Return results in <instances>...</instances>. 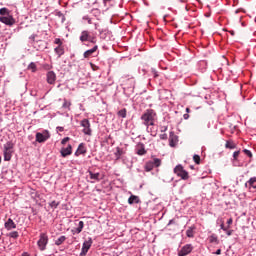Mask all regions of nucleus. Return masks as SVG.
<instances>
[{
    "label": "nucleus",
    "mask_w": 256,
    "mask_h": 256,
    "mask_svg": "<svg viewBox=\"0 0 256 256\" xmlns=\"http://www.w3.org/2000/svg\"><path fill=\"white\" fill-rule=\"evenodd\" d=\"M142 125L145 127H155L157 121V112L153 109H147L140 117Z\"/></svg>",
    "instance_id": "obj_1"
},
{
    "label": "nucleus",
    "mask_w": 256,
    "mask_h": 256,
    "mask_svg": "<svg viewBox=\"0 0 256 256\" xmlns=\"http://www.w3.org/2000/svg\"><path fill=\"white\" fill-rule=\"evenodd\" d=\"M49 244V235L47 233L42 232L39 235V239L37 241L39 251H45L47 249V245Z\"/></svg>",
    "instance_id": "obj_2"
},
{
    "label": "nucleus",
    "mask_w": 256,
    "mask_h": 256,
    "mask_svg": "<svg viewBox=\"0 0 256 256\" xmlns=\"http://www.w3.org/2000/svg\"><path fill=\"white\" fill-rule=\"evenodd\" d=\"M174 173L177 175V177H180L184 181H187L189 179V172H187L185 169H183V165L179 164L174 168Z\"/></svg>",
    "instance_id": "obj_3"
},
{
    "label": "nucleus",
    "mask_w": 256,
    "mask_h": 256,
    "mask_svg": "<svg viewBox=\"0 0 256 256\" xmlns=\"http://www.w3.org/2000/svg\"><path fill=\"white\" fill-rule=\"evenodd\" d=\"M80 127H83L82 133L84 135L91 136L93 133V130H91V122L89 119H83L80 121Z\"/></svg>",
    "instance_id": "obj_4"
},
{
    "label": "nucleus",
    "mask_w": 256,
    "mask_h": 256,
    "mask_svg": "<svg viewBox=\"0 0 256 256\" xmlns=\"http://www.w3.org/2000/svg\"><path fill=\"white\" fill-rule=\"evenodd\" d=\"M92 245H93V239L89 237L86 241L83 242L82 249L79 256H86L87 253H89V250L91 249Z\"/></svg>",
    "instance_id": "obj_5"
},
{
    "label": "nucleus",
    "mask_w": 256,
    "mask_h": 256,
    "mask_svg": "<svg viewBox=\"0 0 256 256\" xmlns=\"http://www.w3.org/2000/svg\"><path fill=\"white\" fill-rule=\"evenodd\" d=\"M50 137H51V134L49 133L48 130H44L42 132L36 133V141L38 143H45V141H47V139H49Z\"/></svg>",
    "instance_id": "obj_6"
},
{
    "label": "nucleus",
    "mask_w": 256,
    "mask_h": 256,
    "mask_svg": "<svg viewBox=\"0 0 256 256\" xmlns=\"http://www.w3.org/2000/svg\"><path fill=\"white\" fill-rule=\"evenodd\" d=\"M0 23H3L8 27H13V25H15V18H13L11 14L8 16H0Z\"/></svg>",
    "instance_id": "obj_7"
},
{
    "label": "nucleus",
    "mask_w": 256,
    "mask_h": 256,
    "mask_svg": "<svg viewBox=\"0 0 256 256\" xmlns=\"http://www.w3.org/2000/svg\"><path fill=\"white\" fill-rule=\"evenodd\" d=\"M80 41L82 43H85V41H90V43H95V37H91V35L89 34V31L84 30L81 32Z\"/></svg>",
    "instance_id": "obj_8"
},
{
    "label": "nucleus",
    "mask_w": 256,
    "mask_h": 256,
    "mask_svg": "<svg viewBox=\"0 0 256 256\" xmlns=\"http://www.w3.org/2000/svg\"><path fill=\"white\" fill-rule=\"evenodd\" d=\"M46 81L48 85H55V82L57 81V74H55L54 71H48L46 73Z\"/></svg>",
    "instance_id": "obj_9"
},
{
    "label": "nucleus",
    "mask_w": 256,
    "mask_h": 256,
    "mask_svg": "<svg viewBox=\"0 0 256 256\" xmlns=\"http://www.w3.org/2000/svg\"><path fill=\"white\" fill-rule=\"evenodd\" d=\"M193 251V245L192 244H186L184 245L181 250L178 252V256H187L189 253Z\"/></svg>",
    "instance_id": "obj_10"
},
{
    "label": "nucleus",
    "mask_w": 256,
    "mask_h": 256,
    "mask_svg": "<svg viewBox=\"0 0 256 256\" xmlns=\"http://www.w3.org/2000/svg\"><path fill=\"white\" fill-rule=\"evenodd\" d=\"M85 153H87V148L84 143H80L74 155L75 157H79V155H85Z\"/></svg>",
    "instance_id": "obj_11"
},
{
    "label": "nucleus",
    "mask_w": 256,
    "mask_h": 256,
    "mask_svg": "<svg viewBox=\"0 0 256 256\" xmlns=\"http://www.w3.org/2000/svg\"><path fill=\"white\" fill-rule=\"evenodd\" d=\"M245 187H248V189L250 191H256V177H252L250 178L246 183H245Z\"/></svg>",
    "instance_id": "obj_12"
},
{
    "label": "nucleus",
    "mask_w": 256,
    "mask_h": 256,
    "mask_svg": "<svg viewBox=\"0 0 256 256\" xmlns=\"http://www.w3.org/2000/svg\"><path fill=\"white\" fill-rule=\"evenodd\" d=\"M178 141H179V138L177 137V135H175V132H170V135H169L170 147H175V145H177Z\"/></svg>",
    "instance_id": "obj_13"
},
{
    "label": "nucleus",
    "mask_w": 256,
    "mask_h": 256,
    "mask_svg": "<svg viewBox=\"0 0 256 256\" xmlns=\"http://www.w3.org/2000/svg\"><path fill=\"white\" fill-rule=\"evenodd\" d=\"M62 157H69L73 153V146L69 144L66 148H62L60 151Z\"/></svg>",
    "instance_id": "obj_14"
},
{
    "label": "nucleus",
    "mask_w": 256,
    "mask_h": 256,
    "mask_svg": "<svg viewBox=\"0 0 256 256\" xmlns=\"http://www.w3.org/2000/svg\"><path fill=\"white\" fill-rule=\"evenodd\" d=\"M136 154H137V155H140V156L147 154V150H145V144H143V143H138V144L136 145Z\"/></svg>",
    "instance_id": "obj_15"
},
{
    "label": "nucleus",
    "mask_w": 256,
    "mask_h": 256,
    "mask_svg": "<svg viewBox=\"0 0 256 256\" xmlns=\"http://www.w3.org/2000/svg\"><path fill=\"white\" fill-rule=\"evenodd\" d=\"M5 229H7V231H11L12 229H17V224H15V222L13 221V219L9 218L5 224H4Z\"/></svg>",
    "instance_id": "obj_16"
},
{
    "label": "nucleus",
    "mask_w": 256,
    "mask_h": 256,
    "mask_svg": "<svg viewBox=\"0 0 256 256\" xmlns=\"http://www.w3.org/2000/svg\"><path fill=\"white\" fill-rule=\"evenodd\" d=\"M83 227H85V223L83 221H79L78 227L73 228L71 230L72 235H79V233H81V231H83Z\"/></svg>",
    "instance_id": "obj_17"
},
{
    "label": "nucleus",
    "mask_w": 256,
    "mask_h": 256,
    "mask_svg": "<svg viewBox=\"0 0 256 256\" xmlns=\"http://www.w3.org/2000/svg\"><path fill=\"white\" fill-rule=\"evenodd\" d=\"M196 229L197 227L195 225L188 227V229L186 230V237H188L189 239H193V237H195Z\"/></svg>",
    "instance_id": "obj_18"
},
{
    "label": "nucleus",
    "mask_w": 256,
    "mask_h": 256,
    "mask_svg": "<svg viewBox=\"0 0 256 256\" xmlns=\"http://www.w3.org/2000/svg\"><path fill=\"white\" fill-rule=\"evenodd\" d=\"M89 177L90 179H92L91 183H95L96 181L99 182L101 181V174L99 172L97 173H93L91 171H89Z\"/></svg>",
    "instance_id": "obj_19"
},
{
    "label": "nucleus",
    "mask_w": 256,
    "mask_h": 256,
    "mask_svg": "<svg viewBox=\"0 0 256 256\" xmlns=\"http://www.w3.org/2000/svg\"><path fill=\"white\" fill-rule=\"evenodd\" d=\"M97 49H99V47L96 45L92 49L85 51L84 58L89 59V57H91V55H93V53H95L97 51Z\"/></svg>",
    "instance_id": "obj_20"
},
{
    "label": "nucleus",
    "mask_w": 256,
    "mask_h": 256,
    "mask_svg": "<svg viewBox=\"0 0 256 256\" xmlns=\"http://www.w3.org/2000/svg\"><path fill=\"white\" fill-rule=\"evenodd\" d=\"M129 205H133L134 203L139 204L141 203V199H139V196L131 195L128 198Z\"/></svg>",
    "instance_id": "obj_21"
},
{
    "label": "nucleus",
    "mask_w": 256,
    "mask_h": 256,
    "mask_svg": "<svg viewBox=\"0 0 256 256\" xmlns=\"http://www.w3.org/2000/svg\"><path fill=\"white\" fill-rule=\"evenodd\" d=\"M54 52L56 55H58V58H60L62 55H65V47L64 46H57L54 48Z\"/></svg>",
    "instance_id": "obj_22"
},
{
    "label": "nucleus",
    "mask_w": 256,
    "mask_h": 256,
    "mask_svg": "<svg viewBox=\"0 0 256 256\" xmlns=\"http://www.w3.org/2000/svg\"><path fill=\"white\" fill-rule=\"evenodd\" d=\"M4 161H9L13 157V150H4Z\"/></svg>",
    "instance_id": "obj_23"
},
{
    "label": "nucleus",
    "mask_w": 256,
    "mask_h": 256,
    "mask_svg": "<svg viewBox=\"0 0 256 256\" xmlns=\"http://www.w3.org/2000/svg\"><path fill=\"white\" fill-rule=\"evenodd\" d=\"M114 155H115L116 159L119 160V159H121L122 155H125V151L122 148L117 147Z\"/></svg>",
    "instance_id": "obj_24"
},
{
    "label": "nucleus",
    "mask_w": 256,
    "mask_h": 256,
    "mask_svg": "<svg viewBox=\"0 0 256 256\" xmlns=\"http://www.w3.org/2000/svg\"><path fill=\"white\" fill-rule=\"evenodd\" d=\"M146 131L150 133L152 137H157V130L153 129V127L146 126Z\"/></svg>",
    "instance_id": "obj_25"
},
{
    "label": "nucleus",
    "mask_w": 256,
    "mask_h": 256,
    "mask_svg": "<svg viewBox=\"0 0 256 256\" xmlns=\"http://www.w3.org/2000/svg\"><path fill=\"white\" fill-rule=\"evenodd\" d=\"M14 144L11 141L6 142L4 144V151H13Z\"/></svg>",
    "instance_id": "obj_26"
},
{
    "label": "nucleus",
    "mask_w": 256,
    "mask_h": 256,
    "mask_svg": "<svg viewBox=\"0 0 256 256\" xmlns=\"http://www.w3.org/2000/svg\"><path fill=\"white\" fill-rule=\"evenodd\" d=\"M155 168V166L153 165V162L152 161H148L146 164H145V171L149 172V171H153V169Z\"/></svg>",
    "instance_id": "obj_27"
},
{
    "label": "nucleus",
    "mask_w": 256,
    "mask_h": 256,
    "mask_svg": "<svg viewBox=\"0 0 256 256\" xmlns=\"http://www.w3.org/2000/svg\"><path fill=\"white\" fill-rule=\"evenodd\" d=\"M65 241H67V237L65 236H60L56 241H55V245H57L59 247V245H63V243H65Z\"/></svg>",
    "instance_id": "obj_28"
},
{
    "label": "nucleus",
    "mask_w": 256,
    "mask_h": 256,
    "mask_svg": "<svg viewBox=\"0 0 256 256\" xmlns=\"http://www.w3.org/2000/svg\"><path fill=\"white\" fill-rule=\"evenodd\" d=\"M28 70L31 71L32 73H36L37 72V64H35V62H31L28 65Z\"/></svg>",
    "instance_id": "obj_29"
},
{
    "label": "nucleus",
    "mask_w": 256,
    "mask_h": 256,
    "mask_svg": "<svg viewBox=\"0 0 256 256\" xmlns=\"http://www.w3.org/2000/svg\"><path fill=\"white\" fill-rule=\"evenodd\" d=\"M62 108L67 109L68 111H71V101H67V99H64Z\"/></svg>",
    "instance_id": "obj_30"
},
{
    "label": "nucleus",
    "mask_w": 256,
    "mask_h": 256,
    "mask_svg": "<svg viewBox=\"0 0 256 256\" xmlns=\"http://www.w3.org/2000/svg\"><path fill=\"white\" fill-rule=\"evenodd\" d=\"M0 15L2 16V17H7V16H9V15H11L10 14V11H9V9H7V8H1L0 9Z\"/></svg>",
    "instance_id": "obj_31"
},
{
    "label": "nucleus",
    "mask_w": 256,
    "mask_h": 256,
    "mask_svg": "<svg viewBox=\"0 0 256 256\" xmlns=\"http://www.w3.org/2000/svg\"><path fill=\"white\" fill-rule=\"evenodd\" d=\"M209 242H210V243H216V245H218V244H219V238H217V235L212 234V235L209 237Z\"/></svg>",
    "instance_id": "obj_32"
},
{
    "label": "nucleus",
    "mask_w": 256,
    "mask_h": 256,
    "mask_svg": "<svg viewBox=\"0 0 256 256\" xmlns=\"http://www.w3.org/2000/svg\"><path fill=\"white\" fill-rule=\"evenodd\" d=\"M225 147L226 149H235L237 145H235V142L233 141H226Z\"/></svg>",
    "instance_id": "obj_33"
},
{
    "label": "nucleus",
    "mask_w": 256,
    "mask_h": 256,
    "mask_svg": "<svg viewBox=\"0 0 256 256\" xmlns=\"http://www.w3.org/2000/svg\"><path fill=\"white\" fill-rule=\"evenodd\" d=\"M118 116H119V117H122V119H125V117H127V109H121V110L118 112Z\"/></svg>",
    "instance_id": "obj_34"
},
{
    "label": "nucleus",
    "mask_w": 256,
    "mask_h": 256,
    "mask_svg": "<svg viewBox=\"0 0 256 256\" xmlns=\"http://www.w3.org/2000/svg\"><path fill=\"white\" fill-rule=\"evenodd\" d=\"M152 165H154V167H161V159L154 158L152 161Z\"/></svg>",
    "instance_id": "obj_35"
},
{
    "label": "nucleus",
    "mask_w": 256,
    "mask_h": 256,
    "mask_svg": "<svg viewBox=\"0 0 256 256\" xmlns=\"http://www.w3.org/2000/svg\"><path fill=\"white\" fill-rule=\"evenodd\" d=\"M8 237H11V239H17L19 237V232L13 231L8 234Z\"/></svg>",
    "instance_id": "obj_36"
},
{
    "label": "nucleus",
    "mask_w": 256,
    "mask_h": 256,
    "mask_svg": "<svg viewBox=\"0 0 256 256\" xmlns=\"http://www.w3.org/2000/svg\"><path fill=\"white\" fill-rule=\"evenodd\" d=\"M193 161H194V163H196V165H199V163H201V157L199 155L195 154L193 156Z\"/></svg>",
    "instance_id": "obj_37"
},
{
    "label": "nucleus",
    "mask_w": 256,
    "mask_h": 256,
    "mask_svg": "<svg viewBox=\"0 0 256 256\" xmlns=\"http://www.w3.org/2000/svg\"><path fill=\"white\" fill-rule=\"evenodd\" d=\"M82 19H83V21H87V23H88L89 25L93 24V20H92L88 15L83 16Z\"/></svg>",
    "instance_id": "obj_38"
},
{
    "label": "nucleus",
    "mask_w": 256,
    "mask_h": 256,
    "mask_svg": "<svg viewBox=\"0 0 256 256\" xmlns=\"http://www.w3.org/2000/svg\"><path fill=\"white\" fill-rule=\"evenodd\" d=\"M54 43H55V45H58V47L63 46V41L60 40V38H55Z\"/></svg>",
    "instance_id": "obj_39"
},
{
    "label": "nucleus",
    "mask_w": 256,
    "mask_h": 256,
    "mask_svg": "<svg viewBox=\"0 0 256 256\" xmlns=\"http://www.w3.org/2000/svg\"><path fill=\"white\" fill-rule=\"evenodd\" d=\"M50 207H52V209H57V207H59V202H57V201H52L51 203H50Z\"/></svg>",
    "instance_id": "obj_40"
},
{
    "label": "nucleus",
    "mask_w": 256,
    "mask_h": 256,
    "mask_svg": "<svg viewBox=\"0 0 256 256\" xmlns=\"http://www.w3.org/2000/svg\"><path fill=\"white\" fill-rule=\"evenodd\" d=\"M243 152L245 153V155H247L248 157H253V153H251L250 150L248 149H244Z\"/></svg>",
    "instance_id": "obj_41"
},
{
    "label": "nucleus",
    "mask_w": 256,
    "mask_h": 256,
    "mask_svg": "<svg viewBox=\"0 0 256 256\" xmlns=\"http://www.w3.org/2000/svg\"><path fill=\"white\" fill-rule=\"evenodd\" d=\"M160 139L162 140V141H167V134H160Z\"/></svg>",
    "instance_id": "obj_42"
},
{
    "label": "nucleus",
    "mask_w": 256,
    "mask_h": 256,
    "mask_svg": "<svg viewBox=\"0 0 256 256\" xmlns=\"http://www.w3.org/2000/svg\"><path fill=\"white\" fill-rule=\"evenodd\" d=\"M69 140H70L69 137H65V138L62 139L61 144L65 145L67 143V141H69Z\"/></svg>",
    "instance_id": "obj_43"
},
{
    "label": "nucleus",
    "mask_w": 256,
    "mask_h": 256,
    "mask_svg": "<svg viewBox=\"0 0 256 256\" xmlns=\"http://www.w3.org/2000/svg\"><path fill=\"white\" fill-rule=\"evenodd\" d=\"M56 131L63 133V131H65V128H63L62 126H58V127H56Z\"/></svg>",
    "instance_id": "obj_44"
},
{
    "label": "nucleus",
    "mask_w": 256,
    "mask_h": 256,
    "mask_svg": "<svg viewBox=\"0 0 256 256\" xmlns=\"http://www.w3.org/2000/svg\"><path fill=\"white\" fill-rule=\"evenodd\" d=\"M225 232L228 237H231V235H233V230H226Z\"/></svg>",
    "instance_id": "obj_45"
},
{
    "label": "nucleus",
    "mask_w": 256,
    "mask_h": 256,
    "mask_svg": "<svg viewBox=\"0 0 256 256\" xmlns=\"http://www.w3.org/2000/svg\"><path fill=\"white\" fill-rule=\"evenodd\" d=\"M239 157V151H235L234 153H233V158L234 159H237Z\"/></svg>",
    "instance_id": "obj_46"
},
{
    "label": "nucleus",
    "mask_w": 256,
    "mask_h": 256,
    "mask_svg": "<svg viewBox=\"0 0 256 256\" xmlns=\"http://www.w3.org/2000/svg\"><path fill=\"white\" fill-rule=\"evenodd\" d=\"M168 127L167 126H162L161 127V133H165L167 131Z\"/></svg>",
    "instance_id": "obj_47"
},
{
    "label": "nucleus",
    "mask_w": 256,
    "mask_h": 256,
    "mask_svg": "<svg viewBox=\"0 0 256 256\" xmlns=\"http://www.w3.org/2000/svg\"><path fill=\"white\" fill-rule=\"evenodd\" d=\"M227 225H233V218H229L227 220Z\"/></svg>",
    "instance_id": "obj_48"
},
{
    "label": "nucleus",
    "mask_w": 256,
    "mask_h": 256,
    "mask_svg": "<svg viewBox=\"0 0 256 256\" xmlns=\"http://www.w3.org/2000/svg\"><path fill=\"white\" fill-rule=\"evenodd\" d=\"M220 229H222V231H227V228H225V224L223 223L220 225Z\"/></svg>",
    "instance_id": "obj_49"
},
{
    "label": "nucleus",
    "mask_w": 256,
    "mask_h": 256,
    "mask_svg": "<svg viewBox=\"0 0 256 256\" xmlns=\"http://www.w3.org/2000/svg\"><path fill=\"white\" fill-rule=\"evenodd\" d=\"M214 255H221V249L216 250V252L214 253Z\"/></svg>",
    "instance_id": "obj_50"
},
{
    "label": "nucleus",
    "mask_w": 256,
    "mask_h": 256,
    "mask_svg": "<svg viewBox=\"0 0 256 256\" xmlns=\"http://www.w3.org/2000/svg\"><path fill=\"white\" fill-rule=\"evenodd\" d=\"M183 117H184L185 120L189 119V115L188 114H184Z\"/></svg>",
    "instance_id": "obj_51"
},
{
    "label": "nucleus",
    "mask_w": 256,
    "mask_h": 256,
    "mask_svg": "<svg viewBox=\"0 0 256 256\" xmlns=\"http://www.w3.org/2000/svg\"><path fill=\"white\" fill-rule=\"evenodd\" d=\"M173 223H175V220H170L168 225H173Z\"/></svg>",
    "instance_id": "obj_52"
},
{
    "label": "nucleus",
    "mask_w": 256,
    "mask_h": 256,
    "mask_svg": "<svg viewBox=\"0 0 256 256\" xmlns=\"http://www.w3.org/2000/svg\"><path fill=\"white\" fill-rule=\"evenodd\" d=\"M94 27H95V29H99V24L95 23Z\"/></svg>",
    "instance_id": "obj_53"
},
{
    "label": "nucleus",
    "mask_w": 256,
    "mask_h": 256,
    "mask_svg": "<svg viewBox=\"0 0 256 256\" xmlns=\"http://www.w3.org/2000/svg\"><path fill=\"white\" fill-rule=\"evenodd\" d=\"M22 256H29V253L24 252V253L22 254Z\"/></svg>",
    "instance_id": "obj_54"
},
{
    "label": "nucleus",
    "mask_w": 256,
    "mask_h": 256,
    "mask_svg": "<svg viewBox=\"0 0 256 256\" xmlns=\"http://www.w3.org/2000/svg\"><path fill=\"white\" fill-rule=\"evenodd\" d=\"M45 69H51V66L46 65V66H45Z\"/></svg>",
    "instance_id": "obj_55"
},
{
    "label": "nucleus",
    "mask_w": 256,
    "mask_h": 256,
    "mask_svg": "<svg viewBox=\"0 0 256 256\" xmlns=\"http://www.w3.org/2000/svg\"><path fill=\"white\" fill-rule=\"evenodd\" d=\"M108 1H111V0H103V3L107 4Z\"/></svg>",
    "instance_id": "obj_56"
},
{
    "label": "nucleus",
    "mask_w": 256,
    "mask_h": 256,
    "mask_svg": "<svg viewBox=\"0 0 256 256\" xmlns=\"http://www.w3.org/2000/svg\"><path fill=\"white\" fill-rule=\"evenodd\" d=\"M154 77H159V75L157 74V72L154 73Z\"/></svg>",
    "instance_id": "obj_57"
},
{
    "label": "nucleus",
    "mask_w": 256,
    "mask_h": 256,
    "mask_svg": "<svg viewBox=\"0 0 256 256\" xmlns=\"http://www.w3.org/2000/svg\"><path fill=\"white\" fill-rule=\"evenodd\" d=\"M190 112V109L189 108H186V113H189Z\"/></svg>",
    "instance_id": "obj_58"
},
{
    "label": "nucleus",
    "mask_w": 256,
    "mask_h": 256,
    "mask_svg": "<svg viewBox=\"0 0 256 256\" xmlns=\"http://www.w3.org/2000/svg\"><path fill=\"white\" fill-rule=\"evenodd\" d=\"M1 161H2V158H1V156H0V165H1Z\"/></svg>",
    "instance_id": "obj_59"
}]
</instances>
